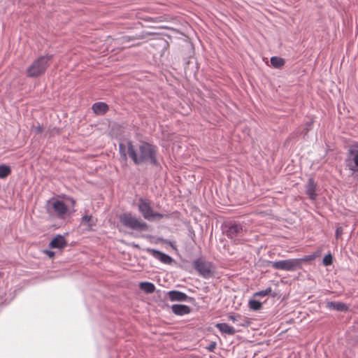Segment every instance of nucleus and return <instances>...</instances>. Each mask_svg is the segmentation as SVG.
<instances>
[{"instance_id":"nucleus-1","label":"nucleus","mask_w":358,"mask_h":358,"mask_svg":"<svg viewBox=\"0 0 358 358\" xmlns=\"http://www.w3.org/2000/svg\"><path fill=\"white\" fill-rule=\"evenodd\" d=\"M128 155L136 164L150 162L157 164L156 148L146 142H141L137 147L129 143Z\"/></svg>"},{"instance_id":"nucleus-2","label":"nucleus","mask_w":358,"mask_h":358,"mask_svg":"<svg viewBox=\"0 0 358 358\" xmlns=\"http://www.w3.org/2000/svg\"><path fill=\"white\" fill-rule=\"evenodd\" d=\"M52 55H44L36 59L27 69V76L36 78L43 74L52 62Z\"/></svg>"},{"instance_id":"nucleus-3","label":"nucleus","mask_w":358,"mask_h":358,"mask_svg":"<svg viewBox=\"0 0 358 358\" xmlns=\"http://www.w3.org/2000/svg\"><path fill=\"white\" fill-rule=\"evenodd\" d=\"M46 210L50 216L59 219L64 218L69 214V207L64 201L55 198L48 201Z\"/></svg>"},{"instance_id":"nucleus-4","label":"nucleus","mask_w":358,"mask_h":358,"mask_svg":"<svg viewBox=\"0 0 358 358\" xmlns=\"http://www.w3.org/2000/svg\"><path fill=\"white\" fill-rule=\"evenodd\" d=\"M120 222L124 226L136 231H147L148 225L141 219L132 215L131 213H124L119 216Z\"/></svg>"},{"instance_id":"nucleus-5","label":"nucleus","mask_w":358,"mask_h":358,"mask_svg":"<svg viewBox=\"0 0 358 358\" xmlns=\"http://www.w3.org/2000/svg\"><path fill=\"white\" fill-rule=\"evenodd\" d=\"M138 206L140 213L145 220H154L163 217V215L153 211L151 207V202L148 199L141 198L138 201Z\"/></svg>"},{"instance_id":"nucleus-6","label":"nucleus","mask_w":358,"mask_h":358,"mask_svg":"<svg viewBox=\"0 0 358 358\" xmlns=\"http://www.w3.org/2000/svg\"><path fill=\"white\" fill-rule=\"evenodd\" d=\"M299 261L294 259H289L280 261L268 262V265L277 270L292 271L299 268Z\"/></svg>"},{"instance_id":"nucleus-7","label":"nucleus","mask_w":358,"mask_h":358,"mask_svg":"<svg viewBox=\"0 0 358 358\" xmlns=\"http://www.w3.org/2000/svg\"><path fill=\"white\" fill-rule=\"evenodd\" d=\"M345 163L352 173L358 172V145H355L349 149Z\"/></svg>"},{"instance_id":"nucleus-8","label":"nucleus","mask_w":358,"mask_h":358,"mask_svg":"<svg viewBox=\"0 0 358 358\" xmlns=\"http://www.w3.org/2000/svg\"><path fill=\"white\" fill-rule=\"evenodd\" d=\"M195 269L205 278H210L212 274V264L203 259H199L194 262Z\"/></svg>"},{"instance_id":"nucleus-9","label":"nucleus","mask_w":358,"mask_h":358,"mask_svg":"<svg viewBox=\"0 0 358 358\" xmlns=\"http://www.w3.org/2000/svg\"><path fill=\"white\" fill-rule=\"evenodd\" d=\"M243 229L241 224H235L230 226L227 231V236L234 241L243 235Z\"/></svg>"},{"instance_id":"nucleus-10","label":"nucleus","mask_w":358,"mask_h":358,"mask_svg":"<svg viewBox=\"0 0 358 358\" xmlns=\"http://www.w3.org/2000/svg\"><path fill=\"white\" fill-rule=\"evenodd\" d=\"M148 252L155 258L159 259L160 262L164 264H169L173 261V259L170 256L158 250L154 249H148Z\"/></svg>"},{"instance_id":"nucleus-11","label":"nucleus","mask_w":358,"mask_h":358,"mask_svg":"<svg viewBox=\"0 0 358 358\" xmlns=\"http://www.w3.org/2000/svg\"><path fill=\"white\" fill-rule=\"evenodd\" d=\"M67 243L63 236L57 235L50 243V248L62 249L66 245Z\"/></svg>"},{"instance_id":"nucleus-12","label":"nucleus","mask_w":358,"mask_h":358,"mask_svg":"<svg viewBox=\"0 0 358 358\" xmlns=\"http://www.w3.org/2000/svg\"><path fill=\"white\" fill-rule=\"evenodd\" d=\"M228 318L233 322H238V325L241 327H248L250 324V322L249 321L248 318L245 317H242L240 315H229L228 316Z\"/></svg>"},{"instance_id":"nucleus-13","label":"nucleus","mask_w":358,"mask_h":358,"mask_svg":"<svg viewBox=\"0 0 358 358\" xmlns=\"http://www.w3.org/2000/svg\"><path fill=\"white\" fill-rule=\"evenodd\" d=\"M92 110L96 115H104L108 110V106L103 102H97L92 105Z\"/></svg>"},{"instance_id":"nucleus-14","label":"nucleus","mask_w":358,"mask_h":358,"mask_svg":"<svg viewBox=\"0 0 358 358\" xmlns=\"http://www.w3.org/2000/svg\"><path fill=\"white\" fill-rule=\"evenodd\" d=\"M171 310L178 315H184L190 313V308L182 304H174L171 306Z\"/></svg>"},{"instance_id":"nucleus-15","label":"nucleus","mask_w":358,"mask_h":358,"mask_svg":"<svg viewBox=\"0 0 358 358\" xmlns=\"http://www.w3.org/2000/svg\"><path fill=\"white\" fill-rule=\"evenodd\" d=\"M168 296L172 301H185L188 298L186 294L179 291H170L168 292Z\"/></svg>"},{"instance_id":"nucleus-16","label":"nucleus","mask_w":358,"mask_h":358,"mask_svg":"<svg viewBox=\"0 0 358 358\" xmlns=\"http://www.w3.org/2000/svg\"><path fill=\"white\" fill-rule=\"evenodd\" d=\"M152 34L150 32H142L141 34L129 36H125L120 38L121 43L123 44L124 43L129 42L131 41L134 40H139V39H143L146 37L151 36Z\"/></svg>"},{"instance_id":"nucleus-17","label":"nucleus","mask_w":358,"mask_h":358,"mask_svg":"<svg viewBox=\"0 0 358 358\" xmlns=\"http://www.w3.org/2000/svg\"><path fill=\"white\" fill-rule=\"evenodd\" d=\"M215 327L222 332L228 335H234L236 330L233 327L227 323H217Z\"/></svg>"},{"instance_id":"nucleus-18","label":"nucleus","mask_w":358,"mask_h":358,"mask_svg":"<svg viewBox=\"0 0 358 358\" xmlns=\"http://www.w3.org/2000/svg\"><path fill=\"white\" fill-rule=\"evenodd\" d=\"M306 191L310 199L314 200L316 199L315 185L313 179H309Z\"/></svg>"},{"instance_id":"nucleus-19","label":"nucleus","mask_w":358,"mask_h":358,"mask_svg":"<svg viewBox=\"0 0 358 358\" xmlns=\"http://www.w3.org/2000/svg\"><path fill=\"white\" fill-rule=\"evenodd\" d=\"M327 307L329 309H334L338 311H345L348 309L347 305L341 302L329 301L327 302Z\"/></svg>"},{"instance_id":"nucleus-20","label":"nucleus","mask_w":358,"mask_h":358,"mask_svg":"<svg viewBox=\"0 0 358 358\" xmlns=\"http://www.w3.org/2000/svg\"><path fill=\"white\" fill-rule=\"evenodd\" d=\"M139 287L141 290L147 294L153 293L155 290V286L153 283L150 282H142L139 284Z\"/></svg>"},{"instance_id":"nucleus-21","label":"nucleus","mask_w":358,"mask_h":358,"mask_svg":"<svg viewBox=\"0 0 358 358\" xmlns=\"http://www.w3.org/2000/svg\"><path fill=\"white\" fill-rule=\"evenodd\" d=\"M285 63V59L281 57H272L271 58V64L272 66L275 69L282 68L284 66Z\"/></svg>"},{"instance_id":"nucleus-22","label":"nucleus","mask_w":358,"mask_h":358,"mask_svg":"<svg viewBox=\"0 0 358 358\" xmlns=\"http://www.w3.org/2000/svg\"><path fill=\"white\" fill-rule=\"evenodd\" d=\"M81 224L87 228H90L95 224V220L92 216L86 215L82 217Z\"/></svg>"},{"instance_id":"nucleus-23","label":"nucleus","mask_w":358,"mask_h":358,"mask_svg":"<svg viewBox=\"0 0 358 358\" xmlns=\"http://www.w3.org/2000/svg\"><path fill=\"white\" fill-rule=\"evenodd\" d=\"M11 173V169L10 166L1 164L0 165V178L4 179L8 177Z\"/></svg>"},{"instance_id":"nucleus-24","label":"nucleus","mask_w":358,"mask_h":358,"mask_svg":"<svg viewBox=\"0 0 358 358\" xmlns=\"http://www.w3.org/2000/svg\"><path fill=\"white\" fill-rule=\"evenodd\" d=\"M129 143L130 142H128L126 144L121 143L119 144L120 153L125 160L127 159V156L128 155V148Z\"/></svg>"},{"instance_id":"nucleus-25","label":"nucleus","mask_w":358,"mask_h":358,"mask_svg":"<svg viewBox=\"0 0 358 358\" xmlns=\"http://www.w3.org/2000/svg\"><path fill=\"white\" fill-rule=\"evenodd\" d=\"M249 307L253 310H258L262 308V303L256 300H250Z\"/></svg>"},{"instance_id":"nucleus-26","label":"nucleus","mask_w":358,"mask_h":358,"mask_svg":"<svg viewBox=\"0 0 358 358\" xmlns=\"http://www.w3.org/2000/svg\"><path fill=\"white\" fill-rule=\"evenodd\" d=\"M316 256L313 255L306 256L303 258L296 259L297 260L299 261V268H301L302 262L310 261V260L313 259Z\"/></svg>"},{"instance_id":"nucleus-27","label":"nucleus","mask_w":358,"mask_h":358,"mask_svg":"<svg viewBox=\"0 0 358 358\" xmlns=\"http://www.w3.org/2000/svg\"><path fill=\"white\" fill-rule=\"evenodd\" d=\"M271 292V288H267L265 290L258 292L255 294V296H265L268 295Z\"/></svg>"},{"instance_id":"nucleus-28","label":"nucleus","mask_w":358,"mask_h":358,"mask_svg":"<svg viewBox=\"0 0 358 358\" xmlns=\"http://www.w3.org/2000/svg\"><path fill=\"white\" fill-rule=\"evenodd\" d=\"M332 263V257L331 255H326L323 259V264L325 266L331 265Z\"/></svg>"},{"instance_id":"nucleus-29","label":"nucleus","mask_w":358,"mask_h":358,"mask_svg":"<svg viewBox=\"0 0 358 358\" xmlns=\"http://www.w3.org/2000/svg\"><path fill=\"white\" fill-rule=\"evenodd\" d=\"M32 130L36 134H41L43 131V127L40 124H38L37 126L33 127Z\"/></svg>"},{"instance_id":"nucleus-30","label":"nucleus","mask_w":358,"mask_h":358,"mask_svg":"<svg viewBox=\"0 0 358 358\" xmlns=\"http://www.w3.org/2000/svg\"><path fill=\"white\" fill-rule=\"evenodd\" d=\"M343 234V229L342 227H338L336 229V237H339L341 236V234Z\"/></svg>"},{"instance_id":"nucleus-31","label":"nucleus","mask_w":358,"mask_h":358,"mask_svg":"<svg viewBox=\"0 0 358 358\" xmlns=\"http://www.w3.org/2000/svg\"><path fill=\"white\" fill-rule=\"evenodd\" d=\"M215 346H216V344L215 343H211L208 348L207 349L210 351V352H213L214 350V349L215 348Z\"/></svg>"},{"instance_id":"nucleus-32","label":"nucleus","mask_w":358,"mask_h":358,"mask_svg":"<svg viewBox=\"0 0 358 358\" xmlns=\"http://www.w3.org/2000/svg\"><path fill=\"white\" fill-rule=\"evenodd\" d=\"M50 257H52L54 255H55V253L54 252L52 251H50V250H46L45 252Z\"/></svg>"},{"instance_id":"nucleus-33","label":"nucleus","mask_w":358,"mask_h":358,"mask_svg":"<svg viewBox=\"0 0 358 358\" xmlns=\"http://www.w3.org/2000/svg\"><path fill=\"white\" fill-rule=\"evenodd\" d=\"M164 243H169V244L171 245V247L174 248V247H173V244H172L171 242H169V241H166V240L164 241Z\"/></svg>"},{"instance_id":"nucleus-34","label":"nucleus","mask_w":358,"mask_h":358,"mask_svg":"<svg viewBox=\"0 0 358 358\" xmlns=\"http://www.w3.org/2000/svg\"><path fill=\"white\" fill-rule=\"evenodd\" d=\"M312 124H313V122H308V123H307V126H308V127H310L312 126Z\"/></svg>"},{"instance_id":"nucleus-35","label":"nucleus","mask_w":358,"mask_h":358,"mask_svg":"<svg viewBox=\"0 0 358 358\" xmlns=\"http://www.w3.org/2000/svg\"><path fill=\"white\" fill-rule=\"evenodd\" d=\"M71 203H72V206H74L75 201L73 199H70Z\"/></svg>"}]
</instances>
